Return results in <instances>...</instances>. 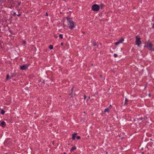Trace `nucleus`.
I'll list each match as a JSON object with an SVG mask.
<instances>
[{
  "mask_svg": "<svg viewBox=\"0 0 154 154\" xmlns=\"http://www.w3.org/2000/svg\"><path fill=\"white\" fill-rule=\"evenodd\" d=\"M61 45H63V43H61Z\"/></svg>",
  "mask_w": 154,
  "mask_h": 154,
  "instance_id": "obj_29",
  "label": "nucleus"
},
{
  "mask_svg": "<svg viewBox=\"0 0 154 154\" xmlns=\"http://www.w3.org/2000/svg\"><path fill=\"white\" fill-rule=\"evenodd\" d=\"M77 135L76 134H75L72 135V139L74 140L75 138V135Z\"/></svg>",
  "mask_w": 154,
  "mask_h": 154,
  "instance_id": "obj_10",
  "label": "nucleus"
},
{
  "mask_svg": "<svg viewBox=\"0 0 154 154\" xmlns=\"http://www.w3.org/2000/svg\"><path fill=\"white\" fill-rule=\"evenodd\" d=\"M70 96H71V97H72V96L71 95V94H70Z\"/></svg>",
  "mask_w": 154,
  "mask_h": 154,
  "instance_id": "obj_27",
  "label": "nucleus"
},
{
  "mask_svg": "<svg viewBox=\"0 0 154 154\" xmlns=\"http://www.w3.org/2000/svg\"><path fill=\"white\" fill-rule=\"evenodd\" d=\"M88 98H89V99H90V97H88Z\"/></svg>",
  "mask_w": 154,
  "mask_h": 154,
  "instance_id": "obj_30",
  "label": "nucleus"
},
{
  "mask_svg": "<svg viewBox=\"0 0 154 154\" xmlns=\"http://www.w3.org/2000/svg\"><path fill=\"white\" fill-rule=\"evenodd\" d=\"M124 40V39L123 38H121L117 42L115 43V45L117 46L119 44L122 43L123 42Z\"/></svg>",
  "mask_w": 154,
  "mask_h": 154,
  "instance_id": "obj_6",
  "label": "nucleus"
},
{
  "mask_svg": "<svg viewBox=\"0 0 154 154\" xmlns=\"http://www.w3.org/2000/svg\"><path fill=\"white\" fill-rule=\"evenodd\" d=\"M152 27L153 28H154V24H153L152 26Z\"/></svg>",
  "mask_w": 154,
  "mask_h": 154,
  "instance_id": "obj_23",
  "label": "nucleus"
},
{
  "mask_svg": "<svg viewBox=\"0 0 154 154\" xmlns=\"http://www.w3.org/2000/svg\"><path fill=\"white\" fill-rule=\"evenodd\" d=\"M67 23L70 29L75 27V23L72 21V19L67 18Z\"/></svg>",
  "mask_w": 154,
  "mask_h": 154,
  "instance_id": "obj_1",
  "label": "nucleus"
},
{
  "mask_svg": "<svg viewBox=\"0 0 154 154\" xmlns=\"http://www.w3.org/2000/svg\"><path fill=\"white\" fill-rule=\"evenodd\" d=\"M3 2V0H0V3L2 4Z\"/></svg>",
  "mask_w": 154,
  "mask_h": 154,
  "instance_id": "obj_18",
  "label": "nucleus"
},
{
  "mask_svg": "<svg viewBox=\"0 0 154 154\" xmlns=\"http://www.w3.org/2000/svg\"><path fill=\"white\" fill-rule=\"evenodd\" d=\"M24 43L25 44V42H24Z\"/></svg>",
  "mask_w": 154,
  "mask_h": 154,
  "instance_id": "obj_31",
  "label": "nucleus"
},
{
  "mask_svg": "<svg viewBox=\"0 0 154 154\" xmlns=\"http://www.w3.org/2000/svg\"><path fill=\"white\" fill-rule=\"evenodd\" d=\"M136 45L138 47H139L140 45L141 44V42L140 40V38L137 36L136 37Z\"/></svg>",
  "mask_w": 154,
  "mask_h": 154,
  "instance_id": "obj_4",
  "label": "nucleus"
},
{
  "mask_svg": "<svg viewBox=\"0 0 154 154\" xmlns=\"http://www.w3.org/2000/svg\"><path fill=\"white\" fill-rule=\"evenodd\" d=\"M9 77V75H7V79H8Z\"/></svg>",
  "mask_w": 154,
  "mask_h": 154,
  "instance_id": "obj_21",
  "label": "nucleus"
},
{
  "mask_svg": "<svg viewBox=\"0 0 154 154\" xmlns=\"http://www.w3.org/2000/svg\"><path fill=\"white\" fill-rule=\"evenodd\" d=\"M76 148L75 146H74L72 147V149H71L70 151V152H72L74 150H75L76 149Z\"/></svg>",
  "mask_w": 154,
  "mask_h": 154,
  "instance_id": "obj_8",
  "label": "nucleus"
},
{
  "mask_svg": "<svg viewBox=\"0 0 154 154\" xmlns=\"http://www.w3.org/2000/svg\"><path fill=\"white\" fill-rule=\"evenodd\" d=\"M97 45V44H96V43H94L93 44V45L94 46H96Z\"/></svg>",
  "mask_w": 154,
  "mask_h": 154,
  "instance_id": "obj_19",
  "label": "nucleus"
},
{
  "mask_svg": "<svg viewBox=\"0 0 154 154\" xmlns=\"http://www.w3.org/2000/svg\"><path fill=\"white\" fill-rule=\"evenodd\" d=\"M80 137L79 136H77V139H80Z\"/></svg>",
  "mask_w": 154,
  "mask_h": 154,
  "instance_id": "obj_20",
  "label": "nucleus"
},
{
  "mask_svg": "<svg viewBox=\"0 0 154 154\" xmlns=\"http://www.w3.org/2000/svg\"><path fill=\"white\" fill-rule=\"evenodd\" d=\"M143 119V118H140L137 119V121L139 122L140 121H141Z\"/></svg>",
  "mask_w": 154,
  "mask_h": 154,
  "instance_id": "obj_12",
  "label": "nucleus"
},
{
  "mask_svg": "<svg viewBox=\"0 0 154 154\" xmlns=\"http://www.w3.org/2000/svg\"><path fill=\"white\" fill-rule=\"evenodd\" d=\"M14 14H16V13L14 12Z\"/></svg>",
  "mask_w": 154,
  "mask_h": 154,
  "instance_id": "obj_28",
  "label": "nucleus"
},
{
  "mask_svg": "<svg viewBox=\"0 0 154 154\" xmlns=\"http://www.w3.org/2000/svg\"><path fill=\"white\" fill-rule=\"evenodd\" d=\"M0 125L3 127H5L6 125L5 122L4 121H3L1 122H0Z\"/></svg>",
  "mask_w": 154,
  "mask_h": 154,
  "instance_id": "obj_7",
  "label": "nucleus"
},
{
  "mask_svg": "<svg viewBox=\"0 0 154 154\" xmlns=\"http://www.w3.org/2000/svg\"><path fill=\"white\" fill-rule=\"evenodd\" d=\"M29 66V64H25L23 65L20 66V69L22 70H26L27 69Z\"/></svg>",
  "mask_w": 154,
  "mask_h": 154,
  "instance_id": "obj_5",
  "label": "nucleus"
},
{
  "mask_svg": "<svg viewBox=\"0 0 154 154\" xmlns=\"http://www.w3.org/2000/svg\"><path fill=\"white\" fill-rule=\"evenodd\" d=\"M21 14H17V16H19Z\"/></svg>",
  "mask_w": 154,
  "mask_h": 154,
  "instance_id": "obj_25",
  "label": "nucleus"
},
{
  "mask_svg": "<svg viewBox=\"0 0 154 154\" xmlns=\"http://www.w3.org/2000/svg\"><path fill=\"white\" fill-rule=\"evenodd\" d=\"M59 36L60 37V38L61 39H62L63 38V35L62 34H60L59 35Z\"/></svg>",
  "mask_w": 154,
  "mask_h": 154,
  "instance_id": "obj_16",
  "label": "nucleus"
},
{
  "mask_svg": "<svg viewBox=\"0 0 154 154\" xmlns=\"http://www.w3.org/2000/svg\"><path fill=\"white\" fill-rule=\"evenodd\" d=\"M99 6L100 7V8L101 9H102L104 6V5L103 4H100V5Z\"/></svg>",
  "mask_w": 154,
  "mask_h": 154,
  "instance_id": "obj_9",
  "label": "nucleus"
},
{
  "mask_svg": "<svg viewBox=\"0 0 154 154\" xmlns=\"http://www.w3.org/2000/svg\"><path fill=\"white\" fill-rule=\"evenodd\" d=\"M5 113V111L4 110H1V114L2 115H3Z\"/></svg>",
  "mask_w": 154,
  "mask_h": 154,
  "instance_id": "obj_14",
  "label": "nucleus"
},
{
  "mask_svg": "<svg viewBox=\"0 0 154 154\" xmlns=\"http://www.w3.org/2000/svg\"><path fill=\"white\" fill-rule=\"evenodd\" d=\"M100 8L99 6L97 4L93 5L91 8L92 10L94 11H97L99 10Z\"/></svg>",
  "mask_w": 154,
  "mask_h": 154,
  "instance_id": "obj_3",
  "label": "nucleus"
},
{
  "mask_svg": "<svg viewBox=\"0 0 154 154\" xmlns=\"http://www.w3.org/2000/svg\"><path fill=\"white\" fill-rule=\"evenodd\" d=\"M49 48L50 49H52L53 48V46L52 45H50L49 46Z\"/></svg>",
  "mask_w": 154,
  "mask_h": 154,
  "instance_id": "obj_15",
  "label": "nucleus"
},
{
  "mask_svg": "<svg viewBox=\"0 0 154 154\" xmlns=\"http://www.w3.org/2000/svg\"><path fill=\"white\" fill-rule=\"evenodd\" d=\"M113 56L115 57H116L118 56L116 54H114L113 55Z\"/></svg>",
  "mask_w": 154,
  "mask_h": 154,
  "instance_id": "obj_17",
  "label": "nucleus"
},
{
  "mask_svg": "<svg viewBox=\"0 0 154 154\" xmlns=\"http://www.w3.org/2000/svg\"><path fill=\"white\" fill-rule=\"evenodd\" d=\"M109 111V109L108 108H106V109H105L104 110V111L105 112H108Z\"/></svg>",
  "mask_w": 154,
  "mask_h": 154,
  "instance_id": "obj_11",
  "label": "nucleus"
},
{
  "mask_svg": "<svg viewBox=\"0 0 154 154\" xmlns=\"http://www.w3.org/2000/svg\"><path fill=\"white\" fill-rule=\"evenodd\" d=\"M84 99L85 100V98H86V97L85 95L84 96Z\"/></svg>",
  "mask_w": 154,
  "mask_h": 154,
  "instance_id": "obj_24",
  "label": "nucleus"
},
{
  "mask_svg": "<svg viewBox=\"0 0 154 154\" xmlns=\"http://www.w3.org/2000/svg\"><path fill=\"white\" fill-rule=\"evenodd\" d=\"M128 101V99L126 98L125 99V101L124 105L126 104L127 102Z\"/></svg>",
  "mask_w": 154,
  "mask_h": 154,
  "instance_id": "obj_13",
  "label": "nucleus"
},
{
  "mask_svg": "<svg viewBox=\"0 0 154 154\" xmlns=\"http://www.w3.org/2000/svg\"><path fill=\"white\" fill-rule=\"evenodd\" d=\"M46 16H48V14L47 13H46Z\"/></svg>",
  "mask_w": 154,
  "mask_h": 154,
  "instance_id": "obj_26",
  "label": "nucleus"
},
{
  "mask_svg": "<svg viewBox=\"0 0 154 154\" xmlns=\"http://www.w3.org/2000/svg\"><path fill=\"white\" fill-rule=\"evenodd\" d=\"M21 4V2H20L18 3V5H20Z\"/></svg>",
  "mask_w": 154,
  "mask_h": 154,
  "instance_id": "obj_22",
  "label": "nucleus"
},
{
  "mask_svg": "<svg viewBox=\"0 0 154 154\" xmlns=\"http://www.w3.org/2000/svg\"><path fill=\"white\" fill-rule=\"evenodd\" d=\"M144 47L151 51H154V48H152V44L151 42L146 43Z\"/></svg>",
  "mask_w": 154,
  "mask_h": 154,
  "instance_id": "obj_2",
  "label": "nucleus"
}]
</instances>
